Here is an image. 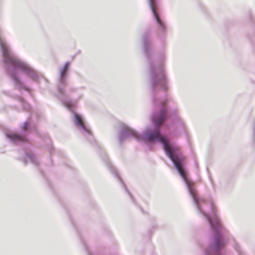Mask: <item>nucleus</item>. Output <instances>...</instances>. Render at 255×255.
Listing matches in <instances>:
<instances>
[{
    "label": "nucleus",
    "instance_id": "12",
    "mask_svg": "<svg viewBox=\"0 0 255 255\" xmlns=\"http://www.w3.org/2000/svg\"><path fill=\"white\" fill-rule=\"evenodd\" d=\"M28 126H29V124L27 122H26V123H24L22 128L24 130H26L28 128Z\"/></svg>",
    "mask_w": 255,
    "mask_h": 255
},
{
    "label": "nucleus",
    "instance_id": "1",
    "mask_svg": "<svg viewBox=\"0 0 255 255\" xmlns=\"http://www.w3.org/2000/svg\"><path fill=\"white\" fill-rule=\"evenodd\" d=\"M146 139L147 141L150 142H152L155 140H158L163 144L164 149L168 155L169 158L175 164L178 172L186 183L190 195L193 198L197 207L199 208V201L197 196L196 190L194 188V183L193 182L188 180L187 178L186 173L181 166V160H183L184 158L182 157L179 159L174 155L175 153L179 151V148L177 146L171 147L168 144V140L160 135L158 129L155 130L152 133L147 135L146 136Z\"/></svg>",
    "mask_w": 255,
    "mask_h": 255
},
{
    "label": "nucleus",
    "instance_id": "11",
    "mask_svg": "<svg viewBox=\"0 0 255 255\" xmlns=\"http://www.w3.org/2000/svg\"><path fill=\"white\" fill-rule=\"evenodd\" d=\"M11 78L15 81V83L16 84H20V82L19 80L18 79V78L15 75L12 74L11 75Z\"/></svg>",
    "mask_w": 255,
    "mask_h": 255
},
{
    "label": "nucleus",
    "instance_id": "10",
    "mask_svg": "<svg viewBox=\"0 0 255 255\" xmlns=\"http://www.w3.org/2000/svg\"><path fill=\"white\" fill-rule=\"evenodd\" d=\"M12 138L14 140L23 141L24 139V137L18 135H12Z\"/></svg>",
    "mask_w": 255,
    "mask_h": 255
},
{
    "label": "nucleus",
    "instance_id": "7",
    "mask_svg": "<svg viewBox=\"0 0 255 255\" xmlns=\"http://www.w3.org/2000/svg\"><path fill=\"white\" fill-rule=\"evenodd\" d=\"M75 117L77 124L81 126L83 129H85L84 123L82 118L78 115L75 114Z\"/></svg>",
    "mask_w": 255,
    "mask_h": 255
},
{
    "label": "nucleus",
    "instance_id": "6",
    "mask_svg": "<svg viewBox=\"0 0 255 255\" xmlns=\"http://www.w3.org/2000/svg\"><path fill=\"white\" fill-rule=\"evenodd\" d=\"M206 216L212 228L215 231H218L220 228V222L219 220L218 219H216L215 223H213L209 215H206Z\"/></svg>",
    "mask_w": 255,
    "mask_h": 255
},
{
    "label": "nucleus",
    "instance_id": "4",
    "mask_svg": "<svg viewBox=\"0 0 255 255\" xmlns=\"http://www.w3.org/2000/svg\"><path fill=\"white\" fill-rule=\"evenodd\" d=\"M150 5L151 10L154 14V15L156 19V21H157L159 25L160 26L161 29L163 30L165 28L164 24L160 19L155 10V0H150Z\"/></svg>",
    "mask_w": 255,
    "mask_h": 255
},
{
    "label": "nucleus",
    "instance_id": "8",
    "mask_svg": "<svg viewBox=\"0 0 255 255\" xmlns=\"http://www.w3.org/2000/svg\"><path fill=\"white\" fill-rule=\"evenodd\" d=\"M127 134L128 136H133L137 139H139V137H138V135L137 134V133L131 129H129V128L128 129Z\"/></svg>",
    "mask_w": 255,
    "mask_h": 255
},
{
    "label": "nucleus",
    "instance_id": "2",
    "mask_svg": "<svg viewBox=\"0 0 255 255\" xmlns=\"http://www.w3.org/2000/svg\"><path fill=\"white\" fill-rule=\"evenodd\" d=\"M0 45L5 63L9 64L13 67L18 68L26 73H30L31 71L30 68L26 64L13 55L9 51L5 43L1 40H0Z\"/></svg>",
    "mask_w": 255,
    "mask_h": 255
},
{
    "label": "nucleus",
    "instance_id": "5",
    "mask_svg": "<svg viewBox=\"0 0 255 255\" xmlns=\"http://www.w3.org/2000/svg\"><path fill=\"white\" fill-rule=\"evenodd\" d=\"M69 67V63L67 62L65 64L63 68L60 71V82L64 84L65 81V76Z\"/></svg>",
    "mask_w": 255,
    "mask_h": 255
},
{
    "label": "nucleus",
    "instance_id": "3",
    "mask_svg": "<svg viewBox=\"0 0 255 255\" xmlns=\"http://www.w3.org/2000/svg\"><path fill=\"white\" fill-rule=\"evenodd\" d=\"M166 104V101L163 102L159 111L156 113L152 117L153 123L157 126H161L168 118Z\"/></svg>",
    "mask_w": 255,
    "mask_h": 255
},
{
    "label": "nucleus",
    "instance_id": "13",
    "mask_svg": "<svg viewBox=\"0 0 255 255\" xmlns=\"http://www.w3.org/2000/svg\"><path fill=\"white\" fill-rule=\"evenodd\" d=\"M213 209L214 210V206L213 205Z\"/></svg>",
    "mask_w": 255,
    "mask_h": 255
},
{
    "label": "nucleus",
    "instance_id": "9",
    "mask_svg": "<svg viewBox=\"0 0 255 255\" xmlns=\"http://www.w3.org/2000/svg\"><path fill=\"white\" fill-rule=\"evenodd\" d=\"M224 244L220 239H217L215 242V246L217 249L224 246Z\"/></svg>",
    "mask_w": 255,
    "mask_h": 255
}]
</instances>
